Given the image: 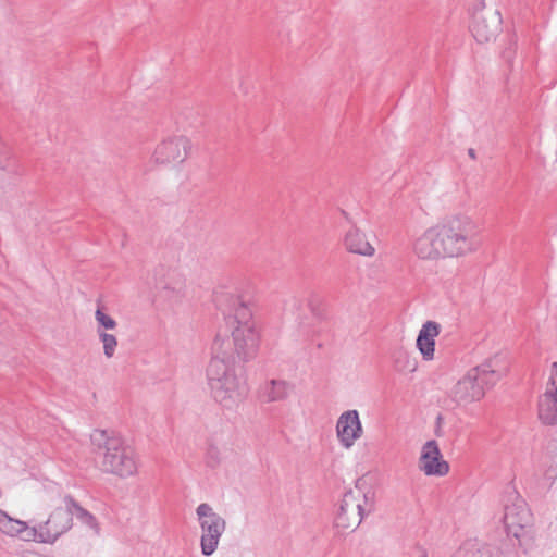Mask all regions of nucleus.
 <instances>
[{"label": "nucleus", "instance_id": "nucleus-1", "mask_svg": "<svg viewBox=\"0 0 557 557\" xmlns=\"http://www.w3.org/2000/svg\"><path fill=\"white\" fill-rule=\"evenodd\" d=\"M478 222L469 214H450L423 231L413 242V253L421 260L461 258L476 250Z\"/></svg>", "mask_w": 557, "mask_h": 557}, {"label": "nucleus", "instance_id": "nucleus-2", "mask_svg": "<svg viewBox=\"0 0 557 557\" xmlns=\"http://www.w3.org/2000/svg\"><path fill=\"white\" fill-rule=\"evenodd\" d=\"M211 350L212 356L206 371L211 394L224 408H235L244 399L246 386L234 363L230 339L218 334Z\"/></svg>", "mask_w": 557, "mask_h": 557}, {"label": "nucleus", "instance_id": "nucleus-3", "mask_svg": "<svg viewBox=\"0 0 557 557\" xmlns=\"http://www.w3.org/2000/svg\"><path fill=\"white\" fill-rule=\"evenodd\" d=\"M91 445L99 469L120 479H128L138 472V456L123 438L107 430H94Z\"/></svg>", "mask_w": 557, "mask_h": 557}, {"label": "nucleus", "instance_id": "nucleus-4", "mask_svg": "<svg viewBox=\"0 0 557 557\" xmlns=\"http://www.w3.org/2000/svg\"><path fill=\"white\" fill-rule=\"evenodd\" d=\"M375 488L373 476L370 472L360 475L339 503L335 516V527L343 531L356 530L363 518L374 510Z\"/></svg>", "mask_w": 557, "mask_h": 557}, {"label": "nucleus", "instance_id": "nucleus-5", "mask_svg": "<svg viewBox=\"0 0 557 557\" xmlns=\"http://www.w3.org/2000/svg\"><path fill=\"white\" fill-rule=\"evenodd\" d=\"M232 327L231 350L244 361L252 359L258 351L260 335L251 309H242L237 320L228 321Z\"/></svg>", "mask_w": 557, "mask_h": 557}, {"label": "nucleus", "instance_id": "nucleus-6", "mask_svg": "<svg viewBox=\"0 0 557 557\" xmlns=\"http://www.w3.org/2000/svg\"><path fill=\"white\" fill-rule=\"evenodd\" d=\"M75 500L64 496L54 505L48 518L36 525L37 543L54 544L63 534L73 527V508Z\"/></svg>", "mask_w": 557, "mask_h": 557}, {"label": "nucleus", "instance_id": "nucleus-7", "mask_svg": "<svg viewBox=\"0 0 557 557\" xmlns=\"http://www.w3.org/2000/svg\"><path fill=\"white\" fill-rule=\"evenodd\" d=\"M503 522L507 533L519 542L531 533L533 527L531 510L516 491H510L505 498Z\"/></svg>", "mask_w": 557, "mask_h": 557}, {"label": "nucleus", "instance_id": "nucleus-8", "mask_svg": "<svg viewBox=\"0 0 557 557\" xmlns=\"http://www.w3.org/2000/svg\"><path fill=\"white\" fill-rule=\"evenodd\" d=\"M196 515L201 531V553L205 556H211L216 550L220 539L225 532L226 521L207 503H201L196 508Z\"/></svg>", "mask_w": 557, "mask_h": 557}, {"label": "nucleus", "instance_id": "nucleus-9", "mask_svg": "<svg viewBox=\"0 0 557 557\" xmlns=\"http://www.w3.org/2000/svg\"><path fill=\"white\" fill-rule=\"evenodd\" d=\"M191 149L190 140L183 135H172L162 139L152 152V160L157 164L183 163Z\"/></svg>", "mask_w": 557, "mask_h": 557}, {"label": "nucleus", "instance_id": "nucleus-10", "mask_svg": "<svg viewBox=\"0 0 557 557\" xmlns=\"http://www.w3.org/2000/svg\"><path fill=\"white\" fill-rule=\"evenodd\" d=\"M470 29L479 44L494 41L502 30V17L499 12L485 7L476 10L473 14Z\"/></svg>", "mask_w": 557, "mask_h": 557}, {"label": "nucleus", "instance_id": "nucleus-11", "mask_svg": "<svg viewBox=\"0 0 557 557\" xmlns=\"http://www.w3.org/2000/svg\"><path fill=\"white\" fill-rule=\"evenodd\" d=\"M484 395V383L476 376V370H468L449 392V397L458 406L480 401Z\"/></svg>", "mask_w": 557, "mask_h": 557}, {"label": "nucleus", "instance_id": "nucleus-12", "mask_svg": "<svg viewBox=\"0 0 557 557\" xmlns=\"http://www.w3.org/2000/svg\"><path fill=\"white\" fill-rule=\"evenodd\" d=\"M336 437L341 446L350 449L363 435V426L356 409L344 411L336 421Z\"/></svg>", "mask_w": 557, "mask_h": 557}, {"label": "nucleus", "instance_id": "nucleus-13", "mask_svg": "<svg viewBox=\"0 0 557 557\" xmlns=\"http://www.w3.org/2000/svg\"><path fill=\"white\" fill-rule=\"evenodd\" d=\"M418 468L428 476H444L449 472V465L443 459L436 441H428L422 446Z\"/></svg>", "mask_w": 557, "mask_h": 557}, {"label": "nucleus", "instance_id": "nucleus-14", "mask_svg": "<svg viewBox=\"0 0 557 557\" xmlns=\"http://www.w3.org/2000/svg\"><path fill=\"white\" fill-rule=\"evenodd\" d=\"M215 302L224 311L232 313L228 321L237 320L242 309H250L248 302L236 286H221L215 290Z\"/></svg>", "mask_w": 557, "mask_h": 557}, {"label": "nucleus", "instance_id": "nucleus-15", "mask_svg": "<svg viewBox=\"0 0 557 557\" xmlns=\"http://www.w3.org/2000/svg\"><path fill=\"white\" fill-rule=\"evenodd\" d=\"M343 245L349 253L372 258L376 250L367 234L355 224L344 235Z\"/></svg>", "mask_w": 557, "mask_h": 557}, {"label": "nucleus", "instance_id": "nucleus-16", "mask_svg": "<svg viewBox=\"0 0 557 557\" xmlns=\"http://www.w3.org/2000/svg\"><path fill=\"white\" fill-rule=\"evenodd\" d=\"M0 531L9 536L18 537L25 542H36V525H29L26 521L13 519L7 513L0 518Z\"/></svg>", "mask_w": 557, "mask_h": 557}, {"label": "nucleus", "instance_id": "nucleus-17", "mask_svg": "<svg viewBox=\"0 0 557 557\" xmlns=\"http://www.w3.org/2000/svg\"><path fill=\"white\" fill-rule=\"evenodd\" d=\"M440 334V324L434 321L425 322L419 331L417 348L426 361L434 359L435 337Z\"/></svg>", "mask_w": 557, "mask_h": 557}, {"label": "nucleus", "instance_id": "nucleus-18", "mask_svg": "<svg viewBox=\"0 0 557 557\" xmlns=\"http://www.w3.org/2000/svg\"><path fill=\"white\" fill-rule=\"evenodd\" d=\"M292 391L293 386L288 382L271 380L262 386L261 395L267 403H275L285 400Z\"/></svg>", "mask_w": 557, "mask_h": 557}, {"label": "nucleus", "instance_id": "nucleus-19", "mask_svg": "<svg viewBox=\"0 0 557 557\" xmlns=\"http://www.w3.org/2000/svg\"><path fill=\"white\" fill-rule=\"evenodd\" d=\"M539 418L545 424L557 423V394L545 392L540 397Z\"/></svg>", "mask_w": 557, "mask_h": 557}, {"label": "nucleus", "instance_id": "nucleus-20", "mask_svg": "<svg viewBox=\"0 0 557 557\" xmlns=\"http://www.w3.org/2000/svg\"><path fill=\"white\" fill-rule=\"evenodd\" d=\"M470 370H476V376L483 382H488V376H494L495 380H499L504 373V368L500 364L498 356L486 359L481 364L471 368Z\"/></svg>", "mask_w": 557, "mask_h": 557}, {"label": "nucleus", "instance_id": "nucleus-21", "mask_svg": "<svg viewBox=\"0 0 557 557\" xmlns=\"http://www.w3.org/2000/svg\"><path fill=\"white\" fill-rule=\"evenodd\" d=\"M453 557H493V549L482 542L470 540L465 542Z\"/></svg>", "mask_w": 557, "mask_h": 557}, {"label": "nucleus", "instance_id": "nucleus-22", "mask_svg": "<svg viewBox=\"0 0 557 557\" xmlns=\"http://www.w3.org/2000/svg\"><path fill=\"white\" fill-rule=\"evenodd\" d=\"M95 320L97 333L114 331L117 327V322L106 312L102 305H98L95 311Z\"/></svg>", "mask_w": 557, "mask_h": 557}, {"label": "nucleus", "instance_id": "nucleus-23", "mask_svg": "<svg viewBox=\"0 0 557 557\" xmlns=\"http://www.w3.org/2000/svg\"><path fill=\"white\" fill-rule=\"evenodd\" d=\"M228 448L225 444L210 442L207 449V458L210 465L215 466L227 458Z\"/></svg>", "mask_w": 557, "mask_h": 557}, {"label": "nucleus", "instance_id": "nucleus-24", "mask_svg": "<svg viewBox=\"0 0 557 557\" xmlns=\"http://www.w3.org/2000/svg\"><path fill=\"white\" fill-rule=\"evenodd\" d=\"M97 335L100 343L102 344L104 357L107 359L113 358L119 346L116 336L110 332H101L97 333Z\"/></svg>", "mask_w": 557, "mask_h": 557}, {"label": "nucleus", "instance_id": "nucleus-25", "mask_svg": "<svg viewBox=\"0 0 557 557\" xmlns=\"http://www.w3.org/2000/svg\"><path fill=\"white\" fill-rule=\"evenodd\" d=\"M74 516H76L77 519H79L83 523H85L89 527H95V524H96L95 517L90 512H88L86 509L81 507L76 502H75V507L73 508V517Z\"/></svg>", "mask_w": 557, "mask_h": 557}, {"label": "nucleus", "instance_id": "nucleus-26", "mask_svg": "<svg viewBox=\"0 0 557 557\" xmlns=\"http://www.w3.org/2000/svg\"><path fill=\"white\" fill-rule=\"evenodd\" d=\"M545 392L557 394V362H553L552 364L550 376L546 384Z\"/></svg>", "mask_w": 557, "mask_h": 557}, {"label": "nucleus", "instance_id": "nucleus-27", "mask_svg": "<svg viewBox=\"0 0 557 557\" xmlns=\"http://www.w3.org/2000/svg\"><path fill=\"white\" fill-rule=\"evenodd\" d=\"M11 160L9 148L0 140V169H7Z\"/></svg>", "mask_w": 557, "mask_h": 557}, {"label": "nucleus", "instance_id": "nucleus-28", "mask_svg": "<svg viewBox=\"0 0 557 557\" xmlns=\"http://www.w3.org/2000/svg\"><path fill=\"white\" fill-rule=\"evenodd\" d=\"M405 363L403 366V370L408 372H414L417 370V360L410 358L408 355H404Z\"/></svg>", "mask_w": 557, "mask_h": 557}, {"label": "nucleus", "instance_id": "nucleus-29", "mask_svg": "<svg viewBox=\"0 0 557 557\" xmlns=\"http://www.w3.org/2000/svg\"><path fill=\"white\" fill-rule=\"evenodd\" d=\"M549 455H550V458H552L553 460H555V459H556V463H557V457H556V456L554 457V456H553V454H552L550 451H549ZM550 468H554L552 471L554 472V475H557V465H555V467H554V465H550Z\"/></svg>", "mask_w": 557, "mask_h": 557}, {"label": "nucleus", "instance_id": "nucleus-30", "mask_svg": "<svg viewBox=\"0 0 557 557\" xmlns=\"http://www.w3.org/2000/svg\"><path fill=\"white\" fill-rule=\"evenodd\" d=\"M302 333H304V335H306V336H310L313 332H312L311 330L307 329V327H304V329H302Z\"/></svg>", "mask_w": 557, "mask_h": 557}, {"label": "nucleus", "instance_id": "nucleus-31", "mask_svg": "<svg viewBox=\"0 0 557 557\" xmlns=\"http://www.w3.org/2000/svg\"><path fill=\"white\" fill-rule=\"evenodd\" d=\"M419 557H428V555L424 550H421L419 552Z\"/></svg>", "mask_w": 557, "mask_h": 557}, {"label": "nucleus", "instance_id": "nucleus-32", "mask_svg": "<svg viewBox=\"0 0 557 557\" xmlns=\"http://www.w3.org/2000/svg\"><path fill=\"white\" fill-rule=\"evenodd\" d=\"M469 154L474 158V151L472 149L469 150Z\"/></svg>", "mask_w": 557, "mask_h": 557}]
</instances>
